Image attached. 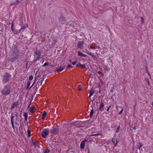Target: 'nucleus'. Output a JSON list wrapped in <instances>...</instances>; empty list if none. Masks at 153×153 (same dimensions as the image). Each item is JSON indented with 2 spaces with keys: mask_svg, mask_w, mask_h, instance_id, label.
I'll return each instance as SVG.
<instances>
[{
  "mask_svg": "<svg viewBox=\"0 0 153 153\" xmlns=\"http://www.w3.org/2000/svg\"><path fill=\"white\" fill-rule=\"evenodd\" d=\"M11 52V57L9 58V60L13 62L19 56L20 52L18 47L16 45L13 46Z\"/></svg>",
  "mask_w": 153,
  "mask_h": 153,
  "instance_id": "nucleus-1",
  "label": "nucleus"
},
{
  "mask_svg": "<svg viewBox=\"0 0 153 153\" xmlns=\"http://www.w3.org/2000/svg\"><path fill=\"white\" fill-rule=\"evenodd\" d=\"M11 88L10 86L8 85L4 86L3 89L1 91L2 94L5 96L8 95L10 94Z\"/></svg>",
  "mask_w": 153,
  "mask_h": 153,
  "instance_id": "nucleus-2",
  "label": "nucleus"
},
{
  "mask_svg": "<svg viewBox=\"0 0 153 153\" xmlns=\"http://www.w3.org/2000/svg\"><path fill=\"white\" fill-rule=\"evenodd\" d=\"M42 54V52L39 50H36L34 51V59L33 61V62L35 63L36 61L39 60L41 58V57Z\"/></svg>",
  "mask_w": 153,
  "mask_h": 153,
  "instance_id": "nucleus-3",
  "label": "nucleus"
},
{
  "mask_svg": "<svg viewBox=\"0 0 153 153\" xmlns=\"http://www.w3.org/2000/svg\"><path fill=\"white\" fill-rule=\"evenodd\" d=\"M11 75L9 74L6 73L3 77V83L6 84L9 80Z\"/></svg>",
  "mask_w": 153,
  "mask_h": 153,
  "instance_id": "nucleus-4",
  "label": "nucleus"
},
{
  "mask_svg": "<svg viewBox=\"0 0 153 153\" xmlns=\"http://www.w3.org/2000/svg\"><path fill=\"white\" fill-rule=\"evenodd\" d=\"M49 133V132L48 129H44L41 132L42 136L43 138H45L46 136L48 135Z\"/></svg>",
  "mask_w": 153,
  "mask_h": 153,
  "instance_id": "nucleus-5",
  "label": "nucleus"
},
{
  "mask_svg": "<svg viewBox=\"0 0 153 153\" xmlns=\"http://www.w3.org/2000/svg\"><path fill=\"white\" fill-rule=\"evenodd\" d=\"M59 130L58 128H56L52 130L51 133L52 136L54 135H58L59 134Z\"/></svg>",
  "mask_w": 153,
  "mask_h": 153,
  "instance_id": "nucleus-6",
  "label": "nucleus"
},
{
  "mask_svg": "<svg viewBox=\"0 0 153 153\" xmlns=\"http://www.w3.org/2000/svg\"><path fill=\"white\" fill-rule=\"evenodd\" d=\"M30 141L31 145L32 146H33L35 147L38 146L39 145V142L35 139L33 140L32 139Z\"/></svg>",
  "mask_w": 153,
  "mask_h": 153,
  "instance_id": "nucleus-7",
  "label": "nucleus"
},
{
  "mask_svg": "<svg viewBox=\"0 0 153 153\" xmlns=\"http://www.w3.org/2000/svg\"><path fill=\"white\" fill-rule=\"evenodd\" d=\"M59 22L62 24H64L66 22V19L65 17L63 16H60L59 19Z\"/></svg>",
  "mask_w": 153,
  "mask_h": 153,
  "instance_id": "nucleus-8",
  "label": "nucleus"
},
{
  "mask_svg": "<svg viewBox=\"0 0 153 153\" xmlns=\"http://www.w3.org/2000/svg\"><path fill=\"white\" fill-rule=\"evenodd\" d=\"M87 141V140L85 139L82 141L80 144V147L81 149H83L84 148L85 146V143L86 141Z\"/></svg>",
  "mask_w": 153,
  "mask_h": 153,
  "instance_id": "nucleus-9",
  "label": "nucleus"
},
{
  "mask_svg": "<svg viewBox=\"0 0 153 153\" xmlns=\"http://www.w3.org/2000/svg\"><path fill=\"white\" fill-rule=\"evenodd\" d=\"M83 42H79L77 44V47L80 49H82L83 47Z\"/></svg>",
  "mask_w": 153,
  "mask_h": 153,
  "instance_id": "nucleus-10",
  "label": "nucleus"
},
{
  "mask_svg": "<svg viewBox=\"0 0 153 153\" xmlns=\"http://www.w3.org/2000/svg\"><path fill=\"white\" fill-rule=\"evenodd\" d=\"M18 114L16 112H15V114H14V115H15L16 117L15 120L14 122L17 125L19 124V117H18Z\"/></svg>",
  "mask_w": 153,
  "mask_h": 153,
  "instance_id": "nucleus-11",
  "label": "nucleus"
},
{
  "mask_svg": "<svg viewBox=\"0 0 153 153\" xmlns=\"http://www.w3.org/2000/svg\"><path fill=\"white\" fill-rule=\"evenodd\" d=\"M14 115H13V114L12 113L11 114V123L12 126V127L14 130L15 129V127L14 126Z\"/></svg>",
  "mask_w": 153,
  "mask_h": 153,
  "instance_id": "nucleus-12",
  "label": "nucleus"
},
{
  "mask_svg": "<svg viewBox=\"0 0 153 153\" xmlns=\"http://www.w3.org/2000/svg\"><path fill=\"white\" fill-rule=\"evenodd\" d=\"M30 104H29V106L27 107V109L29 108V111L30 112L32 113H33L35 112V111H34V110L35 109V107L34 106H31L30 107Z\"/></svg>",
  "mask_w": 153,
  "mask_h": 153,
  "instance_id": "nucleus-13",
  "label": "nucleus"
},
{
  "mask_svg": "<svg viewBox=\"0 0 153 153\" xmlns=\"http://www.w3.org/2000/svg\"><path fill=\"white\" fill-rule=\"evenodd\" d=\"M18 105V102L16 101V102L13 103L11 107H10V109L13 110V109L15 107L17 106Z\"/></svg>",
  "mask_w": 153,
  "mask_h": 153,
  "instance_id": "nucleus-14",
  "label": "nucleus"
},
{
  "mask_svg": "<svg viewBox=\"0 0 153 153\" xmlns=\"http://www.w3.org/2000/svg\"><path fill=\"white\" fill-rule=\"evenodd\" d=\"M104 104L102 102H101L99 110L100 111H102L104 110Z\"/></svg>",
  "mask_w": 153,
  "mask_h": 153,
  "instance_id": "nucleus-15",
  "label": "nucleus"
},
{
  "mask_svg": "<svg viewBox=\"0 0 153 153\" xmlns=\"http://www.w3.org/2000/svg\"><path fill=\"white\" fill-rule=\"evenodd\" d=\"M65 68L64 67L60 66L59 67L57 68L55 70V71H57L59 72L62 71Z\"/></svg>",
  "mask_w": 153,
  "mask_h": 153,
  "instance_id": "nucleus-16",
  "label": "nucleus"
},
{
  "mask_svg": "<svg viewBox=\"0 0 153 153\" xmlns=\"http://www.w3.org/2000/svg\"><path fill=\"white\" fill-rule=\"evenodd\" d=\"M26 27V25H24L23 26H22L21 29L19 31V33H23V31L25 29Z\"/></svg>",
  "mask_w": 153,
  "mask_h": 153,
  "instance_id": "nucleus-17",
  "label": "nucleus"
},
{
  "mask_svg": "<svg viewBox=\"0 0 153 153\" xmlns=\"http://www.w3.org/2000/svg\"><path fill=\"white\" fill-rule=\"evenodd\" d=\"M78 55L80 57H86L87 56V55L86 54H84L83 53H82L80 51H78L77 52Z\"/></svg>",
  "mask_w": 153,
  "mask_h": 153,
  "instance_id": "nucleus-18",
  "label": "nucleus"
},
{
  "mask_svg": "<svg viewBox=\"0 0 153 153\" xmlns=\"http://www.w3.org/2000/svg\"><path fill=\"white\" fill-rule=\"evenodd\" d=\"M76 66V67H81L82 68H86L85 65V64L82 65L80 64V63H79L77 64Z\"/></svg>",
  "mask_w": 153,
  "mask_h": 153,
  "instance_id": "nucleus-19",
  "label": "nucleus"
},
{
  "mask_svg": "<svg viewBox=\"0 0 153 153\" xmlns=\"http://www.w3.org/2000/svg\"><path fill=\"white\" fill-rule=\"evenodd\" d=\"M90 48L91 49H93V50H95L96 48L98 49L99 48V47L96 45L95 46H92V45H91L90 46Z\"/></svg>",
  "mask_w": 153,
  "mask_h": 153,
  "instance_id": "nucleus-20",
  "label": "nucleus"
},
{
  "mask_svg": "<svg viewBox=\"0 0 153 153\" xmlns=\"http://www.w3.org/2000/svg\"><path fill=\"white\" fill-rule=\"evenodd\" d=\"M19 3V1L17 0L16 2H13L10 4V5H14L18 4Z\"/></svg>",
  "mask_w": 153,
  "mask_h": 153,
  "instance_id": "nucleus-21",
  "label": "nucleus"
},
{
  "mask_svg": "<svg viewBox=\"0 0 153 153\" xmlns=\"http://www.w3.org/2000/svg\"><path fill=\"white\" fill-rule=\"evenodd\" d=\"M47 114V113L46 112H44L42 114V117L41 119L42 120H44L45 119V117L46 116Z\"/></svg>",
  "mask_w": 153,
  "mask_h": 153,
  "instance_id": "nucleus-22",
  "label": "nucleus"
},
{
  "mask_svg": "<svg viewBox=\"0 0 153 153\" xmlns=\"http://www.w3.org/2000/svg\"><path fill=\"white\" fill-rule=\"evenodd\" d=\"M56 42V40H53L51 44L49 45V47L51 48L53 47Z\"/></svg>",
  "mask_w": 153,
  "mask_h": 153,
  "instance_id": "nucleus-23",
  "label": "nucleus"
},
{
  "mask_svg": "<svg viewBox=\"0 0 153 153\" xmlns=\"http://www.w3.org/2000/svg\"><path fill=\"white\" fill-rule=\"evenodd\" d=\"M87 53L89 55H90L93 58H95V56L94 55V54L93 53H91V52L88 51L87 52Z\"/></svg>",
  "mask_w": 153,
  "mask_h": 153,
  "instance_id": "nucleus-24",
  "label": "nucleus"
},
{
  "mask_svg": "<svg viewBox=\"0 0 153 153\" xmlns=\"http://www.w3.org/2000/svg\"><path fill=\"white\" fill-rule=\"evenodd\" d=\"M43 81V80L42 79V80H40V81H38L37 84V85H38V88L39 87V86L41 85H42V82Z\"/></svg>",
  "mask_w": 153,
  "mask_h": 153,
  "instance_id": "nucleus-25",
  "label": "nucleus"
},
{
  "mask_svg": "<svg viewBox=\"0 0 153 153\" xmlns=\"http://www.w3.org/2000/svg\"><path fill=\"white\" fill-rule=\"evenodd\" d=\"M112 141L113 142V144H114L115 146H116V145L117 143V140H115V139H112Z\"/></svg>",
  "mask_w": 153,
  "mask_h": 153,
  "instance_id": "nucleus-26",
  "label": "nucleus"
},
{
  "mask_svg": "<svg viewBox=\"0 0 153 153\" xmlns=\"http://www.w3.org/2000/svg\"><path fill=\"white\" fill-rule=\"evenodd\" d=\"M27 136L28 137H30L31 135V131L29 129H28L27 131Z\"/></svg>",
  "mask_w": 153,
  "mask_h": 153,
  "instance_id": "nucleus-27",
  "label": "nucleus"
},
{
  "mask_svg": "<svg viewBox=\"0 0 153 153\" xmlns=\"http://www.w3.org/2000/svg\"><path fill=\"white\" fill-rule=\"evenodd\" d=\"M94 93V91L93 90H91L90 91V95L89 96V97L90 98L91 97V96L92 95L93 93Z\"/></svg>",
  "mask_w": 153,
  "mask_h": 153,
  "instance_id": "nucleus-28",
  "label": "nucleus"
},
{
  "mask_svg": "<svg viewBox=\"0 0 153 153\" xmlns=\"http://www.w3.org/2000/svg\"><path fill=\"white\" fill-rule=\"evenodd\" d=\"M94 113V111L93 110V109H92L91 110V111L90 112V116L91 117L93 116Z\"/></svg>",
  "mask_w": 153,
  "mask_h": 153,
  "instance_id": "nucleus-29",
  "label": "nucleus"
},
{
  "mask_svg": "<svg viewBox=\"0 0 153 153\" xmlns=\"http://www.w3.org/2000/svg\"><path fill=\"white\" fill-rule=\"evenodd\" d=\"M33 76L32 75H31L29 76V81H31L33 79Z\"/></svg>",
  "mask_w": 153,
  "mask_h": 153,
  "instance_id": "nucleus-30",
  "label": "nucleus"
},
{
  "mask_svg": "<svg viewBox=\"0 0 153 153\" xmlns=\"http://www.w3.org/2000/svg\"><path fill=\"white\" fill-rule=\"evenodd\" d=\"M50 152V150L49 149H47L44 152V153H49Z\"/></svg>",
  "mask_w": 153,
  "mask_h": 153,
  "instance_id": "nucleus-31",
  "label": "nucleus"
},
{
  "mask_svg": "<svg viewBox=\"0 0 153 153\" xmlns=\"http://www.w3.org/2000/svg\"><path fill=\"white\" fill-rule=\"evenodd\" d=\"M77 62V60L76 59L75 60V61L73 62L72 63V64L73 65H75Z\"/></svg>",
  "mask_w": 153,
  "mask_h": 153,
  "instance_id": "nucleus-32",
  "label": "nucleus"
},
{
  "mask_svg": "<svg viewBox=\"0 0 153 153\" xmlns=\"http://www.w3.org/2000/svg\"><path fill=\"white\" fill-rule=\"evenodd\" d=\"M30 82H27V88H29V87L30 86Z\"/></svg>",
  "mask_w": 153,
  "mask_h": 153,
  "instance_id": "nucleus-33",
  "label": "nucleus"
},
{
  "mask_svg": "<svg viewBox=\"0 0 153 153\" xmlns=\"http://www.w3.org/2000/svg\"><path fill=\"white\" fill-rule=\"evenodd\" d=\"M11 29L12 30H13V29H14V24L13 23H12V24L11 25Z\"/></svg>",
  "mask_w": 153,
  "mask_h": 153,
  "instance_id": "nucleus-34",
  "label": "nucleus"
},
{
  "mask_svg": "<svg viewBox=\"0 0 153 153\" xmlns=\"http://www.w3.org/2000/svg\"><path fill=\"white\" fill-rule=\"evenodd\" d=\"M49 64V63L48 62H46L43 65V66H46Z\"/></svg>",
  "mask_w": 153,
  "mask_h": 153,
  "instance_id": "nucleus-35",
  "label": "nucleus"
},
{
  "mask_svg": "<svg viewBox=\"0 0 153 153\" xmlns=\"http://www.w3.org/2000/svg\"><path fill=\"white\" fill-rule=\"evenodd\" d=\"M67 68H72V67L69 64H68Z\"/></svg>",
  "mask_w": 153,
  "mask_h": 153,
  "instance_id": "nucleus-36",
  "label": "nucleus"
},
{
  "mask_svg": "<svg viewBox=\"0 0 153 153\" xmlns=\"http://www.w3.org/2000/svg\"><path fill=\"white\" fill-rule=\"evenodd\" d=\"M141 21L142 23H143L144 21V19L142 17H141Z\"/></svg>",
  "mask_w": 153,
  "mask_h": 153,
  "instance_id": "nucleus-37",
  "label": "nucleus"
},
{
  "mask_svg": "<svg viewBox=\"0 0 153 153\" xmlns=\"http://www.w3.org/2000/svg\"><path fill=\"white\" fill-rule=\"evenodd\" d=\"M139 144H140V145L138 147V149H140V148L143 146V144L142 143H139Z\"/></svg>",
  "mask_w": 153,
  "mask_h": 153,
  "instance_id": "nucleus-38",
  "label": "nucleus"
},
{
  "mask_svg": "<svg viewBox=\"0 0 153 153\" xmlns=\"http://www.w3.org/2000/svg\"><path fill=\"white\" fill-rule=\"evenodd\" d=\"M35 82H36V80H35L34 82H33V84L30 87V89L34 85V84L35 83Z\"/></svg>",
  "mask_w": 153,
  "mask_h": 153,
  "instance_id": "nucleus-39",
  "label": "nucleus"
},
{
  "mask_svg": "<svg viewBox=\"0 0 153 153\" xmlns=\"http://www.w3.org/2000/svg\"><path fill=\"white\" fill-rule=\"evenodd\" d=\"M123 109H122L121 111L119 113V114L120 115L122 113L123 111Z\"/></svg>",
  "mask_w": 153,
  "mask_h": 153,
  "instance_id": "nucleus-40",
  "label": "nucleus"
},
{
  "mask_svg": "<svg viewBox=\"0 0 153 153\" xmlns=\"http://www.w3.org/2000/svg\"><path fill=\"white\" fill-rule=\"evenodd\" d=\"M111 106H110L107 108V111H108L110 108H111Z\"/></svg>",
  "mask_w": 153,
  "mask_h": 153,
  "instance_id": "nucleus-41",
  "label": "nucleus"
},
{
  "mask_svg": "<svg viewBox=\"0 0 153 153\" xmlns=\"http://www.w3.org/2000/svg\"><path fill=\"white\" fill-rule=\"evenodd\" d=\"M99 135V134H94L92 135V136H98Z\"/></svg>",
  "mask_w": 153,
  "mask_h": 153,
  "instance_id": "nucleus-42",
  "label": "nucleus"
},
{
  "mask_svg": "<svg viewBox=\"0 0 153 153\" xmlns=\"http://www.w3.org/2000/svg\"><path fill=\"white\" fill-rule=\"evenodd\" d=\"M24 116L25 117L26 116H27V113H25L24 114Z\"/></svg>",
  "mask_w": 153,
  "mask_h": 153,
  "instance_id": "nucleus-43",
  "label": "nucleus"
},
{
  "mask_svg": "<svg viewBox=\"0 0 153 153\" xmlns=\"http://www.w3.org/2000/svg\"><path fill=\"white\" fill-rule=\"evenodd\" d=\"M97 73H98V74H102L101 72V71H98L97 72Z\"/></svg>",
  "mask_w": 153,
  "mask_h": 153,
  "instance_id": "nucleus-44",
  "label": "nucleus"
},
{
  "mask_svg": "<svg viewBox=\"0 0 153 153\" xmlns=\"http://www.w3.org/2000/svg\"><path fill=\"white\" fill-rule=\"evenodd\" d=\"M119 127H120V126H119L117 128V131L116 132H118L119 130Z\"/></svg>",
  "mask_w": 153,
  "mask_h": 153,
  "instance_id": "nucleus-45",
  "label": "nucleus"
},
{
  "mask_svg": "<svg viewBox=\"0 0 153 153\" xmlns=\"http://www.w3.org/2000/svg\"><path fill=\"white\" fill-rule=\"evenodd\" d=\"M27 116H26L25 117V119L26 120H27Z\"/></svg>",
  "mask_w": 153,
  "mask_h": 153,
  "instance_id": "nucleus-46",
  "label": "nucleus"
},
{
  "mask_svg": "<svg viewBox=\"0 0 153 153\" xmlns=\"http://www.w3.org/2000/svg\"><path fill=\"white\" fill-rule=\"evenodd\" d=\"M13 30H12V32L14 33H15V28H14V29H13Z\"/></svg>",
  "mask_w": 153,
  "mask_h": 153,
  "instance_id": "nucleus-47",
  "label": "nucleus"
},
{
  "mask_svg": "<svg viewBox=\"0 0 153 153\" xmlns=\"http://www.w3.org/2000/svg\"><path fill=\"white\" fill-rule=\"evenodd\" d=\"M81 90V88H79L78 89L79 91H80Z\"/></svg>",
  "mask_w": 153,
  "mask_h": 153,
  "instance_id": "nucleus-48",
  "label": "nucleus"
},
{
  "mask_svg": "<svg viewBox=\"0 0 153 153\" xmlns=\"http://www.w3.org/2000/svg\"><path fill=\"white\" fill-rule=\"evenodd\" d=\"M133 129H134V130H135V129H136V127L134 126V127L133 128Z\"/></svg>",
  "mask_w": 153,
  "mask_h": 153,
  "instance_id": "nucleus-49",
  "label": "nucleus"
},
{
  "mask_svg": "<svg viewBox=\"0 0 153 153\" xmlns=\"http://www.w3.org/2000/svg\"><path fill=\"white\" fill-rule=\"evenodd\" d=\"M69 25H70V26H72V25L73 26V25H72V23L70 24H69Z\"/></svg>",
  "mask_w": 153,
  "mask_h": 153,
  "instance_id": "nucleus-50",
  "label": "nucleus"
},
{
  "mask_svg": "<svg viewBox=\"0 0 153 153\" xmlns=\"http://www.w3.org/2000/svg\"><path fill=\"white\" fill-rule=\"evenodd\" d=\"M147 72L148 73V74L149 75V71H148L147 70Z\"/></svg>",
  "mask_w": 153,
  "mask_h": 153,
  "instance_id": "nucleus-51",
  "label": "nucleus"
},
{
  "mask_svg": "<svg viewBox=\"0 0 153 153\" xmlns=\"http://www.w3.org/2000/svg\"><path fill=\"white\" fill-rule=\"evenodd\" d=\"M36 79H37V78L36 77H35V80H36Z\"/></svg>",
  "mask_w": 153,
  "mask_h": 153,
  "instance_id": "nucleus-52",
  "label": "nucleus"
},
{
  "mask_svg": "<svg viewBox=\"0 0 153 153\" xmlns=\"http://www.w3.org/2000/svg\"><path fill=\"white\" fill-rule=\"evenodd\" d=\"M69 61L70 63H71V60H70Z\"/></svg>",
  "mask_w": 153,
  "mask_h": 153,
  "instance_id": "nucleus-53",
  "label": "nucleus"
},
{
  "mask_svg": "<svg viewBox=\"0 0 153 153\" xmlns=\"http://www.w3.org/2000/svg\"><path fill=\"white\" fill-rule=\"evenodd\" d=\"M89 149H88V153H89Z\"/></svg>",
  "mask_w": 153,
  "mask_h": 153,
  "instance_id": "nucleus-54",
  "label": "nucleus"
},
{
  "mask_svg": "<svg viewBox=\"0 0 153 153\" xmlns=\"http://www.w3.org/2000/svg\"><path fill=\"white\" fill-rule=\"evenodd\" d=\"M152 106L153 107V102H152Z\"/></svg>",
  "mask_w": 153,
  "mask_h": 153,
  "instance_id": "nucleus-55",
  "label": "nucleus"
},
{
  "mask_svg": "<svg viewBox=\"0 0 153 153\" xmlns=\"http://www.w3.org/2000/svg\"><path fill=\"white\" fill-rule=\"evenodd\" d=\"M81 86V85H78V87H79V86Z\"/></svg>",
  "mask_w": 153,
  "mask_h": 153,
  "instance_id": "nucleus-56",
  "label": "nucleus"
},
{
  "mask_svg": "<svg viewBox=\"0 0 153 153\" xmlns=\"http://www.w3.org/2000/svg\"><path fill=\"white\" fill-rule=\"evenodd\" d=\"M116 108H117V106H116Z\"/></svg>",
  "mask_w": 153,
  "mask_h": 153,
  "instance_id": "nucleus-57",
  "label": "nucleus"
}]
</instances>
